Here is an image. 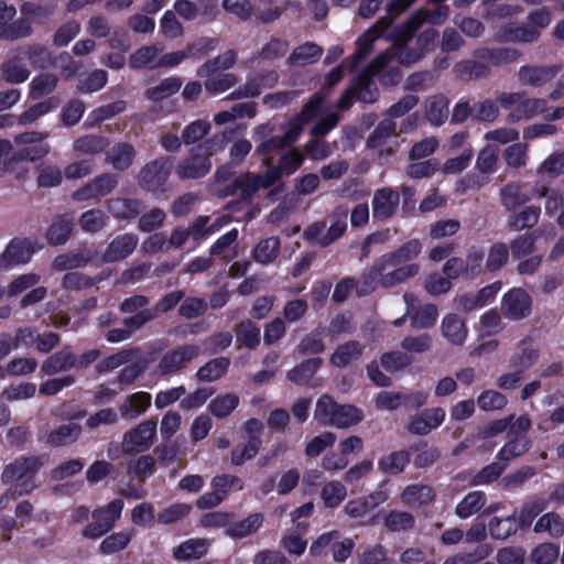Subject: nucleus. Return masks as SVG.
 I'll list each match as a JSON object with an SVG mask.
<instances>
[{"instance_id": "nucleus-63", "label": "nucleus", "mask_w": 564, "mask_h": 564, "mask_svg": "<svg viewBox=\"0 0 564 564\" xmlns=\"http://www.w3.org/2000/svg\"><path fill=\"white\" fill-rule=\"evenodd\" d=\"M532 446L528 437H514L506 443L497 454L500 460L509 462L525 454Z\"/></svg>"}, {"instance_id": "nucleus-50", "label": "nucleus", "mask_w": 564, "mask_h": 564, "mask_svg": "<svg viewBox=\"0 0 564 564\" xmlns=\"http://www.w3.org/2000/svg\"><path fill=\"white\" fill-rule=\"evenodd\" d=\"M263 523V516L261 513H252L246 519L230 524L226 534L232 539H243L256 533Z\"/></svg>"}, {"instance_id": "nucleus-44", "label": "nucleus", "mask_w": 564, "mask_h": 564, "mask_svg": "<svg viewBox=\"0 0 564 564\" xmlns=\"http://www.w3.org/2000/svg\"><path fill=\"white\" fill-rule=\"evenodd\" d=\"M17 52L26 57L34 68H47L54 63L51 51L41 44L18 47Z\"/></svg>"}, {"instance_id": "nucleus-57", "label": "nucleus", "mask_w": 564, "mask_h": 564, "mask_svg": "<svg viewBox=\"0 0 564 564\" xmlns=\"http://www.w3.org/2000/svg\"><path fill=\"white\" fill-rule=\"evenodd\" d=\"M182 86L178 77H167L162 79L155 86L148 88L144 93L145 97L152 101H160L176 94Z\"/></svg>"}, {"instance_id": "nucleus-61", "label": "nucleus", "mask_w": 564, "mask_h": 564, "mask_svg": "<svg viewBox=\"0 0 564 564\" xmlns=\"http://www.w3.org/2000/svg\"><path fill=\"white\" fill-rule=\"evenodd\" d=\"M212 124L207 119H197L189 122L182 131L185 145H195L210 132Z\"/></svg>"}, {"instance_id": "nucleus-56", "label": "nucleus", "mask_w": 564, "mask_h": 564, "mask_svg": "<svg viewBox=\"0 0 564 564\" xmlns=\"http://www.w3.org/2000/svg\"><path fill=\"white\" fill-rule=\"evenodd\" d=\"M280 248V239L278 237H269L257 243L252 251V257L257 262L267 265L278 258Z\"/></svg>"}, {"instance_id": "nucleus-21", "label": "nucleus", "mask_w": 564, "mask_h": 564, "mask_svg": "<svg viewBox=\"0 0 564 564\" xmlns=\"http://www.w3.org/2000/svg\"><path fill=\"white\" fill-rule=\"evenodd\" d=\"M501 288L500 282H494L484 286L477 293H465L455 299L457 310L464 312H473L485 306L489 301L494 300Z\"/></svg>"}, {"instance_id": "nucleus-43", "label": "nucleus", "mask_w": 564, "mask_h": 564, "mask_svg": "<svg viewBox=\"0 0 564 564\" xmlns=\"http://www.w3.org/2000/svg\"><path fill=\"white\" fill-rule=\"evenodd\" d=\"M109 140L106 137L99 134H85L73 142V149L75 152L83 155H96L104 152L108 145Z\"/></svg>"}, {"instance_id": "nucleus-28", "label": "nucleus", "mask_w": 564, "mask_h": 564, "mask_svg": "<svg viewBox=\"0 0 564 564\" xmlns=\"http://www.w3.org/2000/svg\"><path fill=\"white\" fill-rule=\"evenodd\" d=\"M449 13L447 6H440L433 13L427 10H417L412 18L404 24V32L406 39H411L414 33L423 25L427 20H431L433 24H442L445 22Z\"/></svg>"}, {"instance_id": "nucleus-47", "label": "nucleus", "mask_w": 564, "mask_h": 564, "mask_svg": "<svg viewBox=\"0 0 564 564\" xmlns=\"http://www.w3.org/2000/svg\"><path fill=\"white\" fill-rule=\"evenodd\" d=\"M321 365V358L306 359L288 371L286 378L296 384L306 386L311 382Z\"/></svg>"}, {"instance_id": "nucleus-15", "label": "nucleus", "mask_w": 564, "mask_h": 564, "mask_svg": "<svg viewBox=\"0 0 564 564\" xmlns=\"http://www.w3.org/2000/svg\"><path fill=\"white\" fill-rule=\"evenodd\" d=\"M390 62L389 53L379 54L360 74L357 96L360 101L372 104L377 100L379 90L371 77L383 69Z\"/></svg>"}, {"instance_id": "nucleus-33", "label": "nucleus", "mask_w": 564, "mask_h": 564, "mask_svg": "<svg viewBox=\"0 0 564 564\" xmlns=\"http://www.w3.org/2000/svg\"><path fill=\"white\" fill-rule=\"evenodd\" d=\"M237 52L235 50H227L224 54L215 56L203 63L196 72L197 76H209L218 73H224L232 68L237 63Z\"/></svg>"}, {"instance_id": "nucleus-3", "label": "nucleus", "mask_w": 564, "mask_h": 564, "mask_svg": "<svg viewBox=\"0 0 564 564\" xmlns=\"http://www.w3.org/2000/svg\"><path fill=\"white\" fill-rule=\"evenodd\" d=\"M42 466V456H21L4 466L1 480L3 484H14L10 491L13 499L28 495L37 487L34 478Z\"/></svg>"}, {"instance_id": "nucleus-54", "label": "nucleus", "mask_w": 564, "mask_h": 564, "mask_svg": "<svg viewBox=\"0 0 564 564\" xmlns=\"http://www.w3.org/2000/svg\"><path fill=\"white\" fill-rule=\"evenodd\" d=\"M516 511L506 518L494 517L488 523V532L495 540H506L518 531Z\"/></svg>"}, {"instance_id": "nucleus-41", "label": "nucleus", "mask_w": 564, "mask_h": 564, "mask_svg": "<svg viewBox=\"0 0 564 564\" xmlns=\"http://www.w3.org/2000/svg\"><path fill=\"white\" fill-rule=\"evenodd\" d=\"M448 113V100L445 96L434 95L425 101V117L431 124L442 126L447 120Z\"/></svg>"}, {"instance_id": "nucleus-7", "label": "nucleus", "mask_w": 564, "mask_h": 564, "mask_svg": "<svg viewBox=\"0 0 564 564\" xmlns=\"http://www.w3.org/2000/svg\"><path fill=\"white\" fill-rule=\"evenodd\" d=\"M276 183L274 172H265L264 174L241 173L230 185L224 189V196H229L239 192L240 202H250L260 188H269Z\"/></svg>"}, {"instance_id": "nucleus-64", "label": "nucleus", "mask_w": 564, "mask_h": 564, "mask_svg": "<svg viewBox=\"0 0 564 564\" xmlns=\"http://www.w3.org/2000/svg\"><path fill=\"white\" fill-rule=\"evenodd\" d=\"M492 553L489 544H479L473 552L456 553L448 556L443 564H475L487 558Z\"/></svg>"}, {"instance_id": "nucleus-2", "label": "nucleus", "mask_w": 564, "mask_h": 564, "mask_svg": "<svg viewBox=\"0 0 564 564\" xmlns=\"http://www.w3.org/2000/svg\"><path fill=\"white\" fill-rule=\"evenodd\" d=\"M225 149V138L218 134L192 147L187 155L178 160L174 167L175 175L181 181L199 180L209 174L213 169L212 156Z\"/></svg>"}, {"instance_id": "nucleus-42", "label": "nucleus", "mask_w": 564, "mask_h": 564, "mask_svg": "<svg viewBox=\"0 0 564 564\" xmlns=\"http://www.w3.org/2000/svg\"><path fill=\"white\" fill-rule=\"evenodd\" d=\"M59 99L57 97H50L43 101H40L29 109L23 111L17 117V123L19 126H29L34 123L44 115L51 112L59 106Z\"/></svg>"}, {"instance_id": "nucleus-22", "label": "nucleus", "mask_w": 564, "mask_h": 564, "mask_svg": "<svg viewBox=\"0 0 564 564\" xmlns=\"http://www.w3.org/2000/svg\"><path fill=\"white\" fill-rule=\"evenodd\" d=\"M541 36V32L527 24L510 23L501 26L497 33L496 40L500 43H535Z\"/></svg>"}, {"instance_id": "nucleus-62", "label": "nucleus", "mask_w": 564, "mask_h": 564, "mask_svg": "<svg viewBox=\"0 0 564 564\" xmlns=\"http://www.w3.org/2000/svg\"><path fill=\"white\" fill-rule=\"evenodd\" d=\"M546 508V501L544 499L538 498L531 501L525 502L518 516L516 514V520L519 529L529 528L533 520Z\"/></svg>"}, {"instance_id": "nucleus-25", "label": "nucleus", "mask_w": 564, "mask_h": 564, "mask_svg": "<svg viewBox=\"0 0 564 564\" xmlns=\"http://www.w3.org/2000/svg\"><path fill=\"white\" fill-rule=\"evenodd\" d=\"M442 336L454 346H463L466 341L468 329L465 321L457 314H447L441 323Z\"/></svg>"}, {"instance_id": "nucleus-32", "label": "nucleus", "mask_w": 564, "mask_h": 564, "mask_svg": "<svg viewBox=\"0 0 564 564\" xmlns=\"http://www.w3.org/2000/svg\"><path fill=\"white\" fill-rule=\"evenodd\" d=\"M364 351V346L357 340H348L336 347L330 356V362L337 368H345L359 360Z\"/></svg>"}, {"instance_id": "nucleus-19", "label": "nucleus", "mask_w": 564, "mask_h": 564, "mask_svg": "<svg viewBox=\"0 0 564 564\" xmlns=\"http://www.w3.org/2000/svg\"><path fill=\"white\" fill-rule=\"evenodd\" d=\"M139 243V237L132 232H126L115 237L104 253L101 261L105 263H112L121 261L133 253Z\"/></svg>"}, {"instance_id": "nucleus-20", "label": "nucleus", "mask_w": 564, "mask_h": 564, "mask_svg": "<svg viewBox=\"0 0 564 564\" xmlns=\"http://www.w3.org/2000/svg\"><path fill=\"white\" fill-rule=\"evenodd\" d=\"M399 192L383 187L377 189L372 197V216L378 220H387L391 218L399 206Z\"/></svg>"}, {"instance_id": "nucleus-6", "label": "nucleus", "mask_w": 564, "mask_h": 564, "mask_svg": "<svg viewBox=\"0 0 564 564\" xmlns=\"http://www.w3.org/2000/svg\"><path fill=\"white\" fill-rule=\"evenodd\" d=\"M200 354V348L194 344L176 346L160 358L156 371L160 377L176 376L183 372Z\"/></svg>"}, {"instance_id": "nucleus-51", "label": "nucleus", "mask_w": 564, "mask_h": 564, "mask_svg": "<svg viewBox=\"0 0 564 564\" xmlns=\"http://www.w3.org/2000/svg\"><path fill=\"white\" fill-rule=\"evenodd\" d=\"M304 162L303 154L297 149H292L279 159V163L276 166L268 169V172H274L276 176V182L282 177V175H291L295 171H297Z\"/></svg>"}, {"instance_id": "nucleus-39", "label": "nucleus", "mask_w": 564, "mask_h": 564, "mask_svg": "<svg viewBox=\"0 0 564 564\" xmlns=\"http://www.w3.org/2000/svg\"><path fill=\"white\" fill-rule=\"evenodd\" d=\"M208 547L209 542L206 539H189L173 550V556L181 562L199 560L207 553Z\"/></svg>"}, {"instance_id": "nucleus-38", "label": "nucleus", "mask_w": 564, "mask_h": 564, "mask_svg": "<svg viewBox=\"0 0 564 564\" xmlns=\"http://www.w3.org/2000/svg\"><path fill=\"white\" fill-rule=\"evenodd\" d=\"M162 48L156 45H148L138 48L129 57V66L132 69L159 68V58Z\"/></svg>"}, {"instance_id": "nucleus-24", "label": "nucleus", "mask_w": 564, "mask_h": 564, "mask_svg": "<svg viewBox=\"0 0 564 564\" xmlns=\"http://www.w3.org/2000/svg\"><path fill=\"white\" fill-rule=\"evenodd\" d=\"M108 212L119 220L134 219L144 209V204L138 198L115 197L106 203Z\"/></svg>"}, {"instance_id": "nucleus-48", "label": "nucleus", "mask_w": 564, "mask_h": 564, "mask_svg": "<svg viewBox=\"0 0 564 564\" xmlns=\"http://www.w3.org/2000/svg\"><path fill=\"white\" fill-rule=\"evenodd\" d=\"M500 203L507 210H514L529 202V196L523 192L520 183H508L500 192Z\"/></svg>"}, {"instance_id": "nucleus-14", "label": "nucleus", "mask_w": 564, "mask_h": 564, "mask_svg": "<svg viewBox=\"0 0 564 564\" xmlns=\"http://www.w3.org/2000/svg\"><path fill=\"white\" fill-rule=\"evenodd\" d=\"M501 314L510 321H521L530 316L532 299L522 288H513L503 294L500 304Z\"/></svg>"}, {"instance_id": "nucleus-8", "label": "nucleus", "mask_w": 564, "mask_h": 564, "mask_svg": "<svg viewBox=\"0 0 564 564\" xmlns=\"http://www.w3.org/2000/svg\"><path fill=\"white\" fill-rule=\"evenodd\" d=\"M158 424L154 420H144L126 431L122 435L121 451L127 455H135L148 451L156 438Z\"/></svg>"}, {"instance_id": "nucleus-31", "label": "nucleus", "mask_w": 564, "mask_h": 564, "mask_svg": "<svg viewBox=\"0 0 564 564\" xmlns=\"http://www.w3.org/2000/svg\"><path fill=\"white\" fill-rule=\"evenodd\" d=\"M76 355L66 347L46 358L41 365V371L46 376H52L58 372L68 371L76 366Z\"/></svg>"}, {"instance_id": "nucleus-49", "label": "nucleus", "mask_w": 564, "mask_h": 564, "mask_svg": "<svg viewBox=\"0 0 564 564\" xmlns=\"http://www.w3.org/2000/svg\"><path fill=\"white\" fill-rule=\"evenodd\" d=\"M229 365L230 360L227 357L214 358L197 370L196 378L200 382L216 381L225 376Z\"/></svg>"}, {"instance_id": "nucleus-55", "label": "nucleus", "mask_w": 564, "mask_h": 564, "mask_svg": "<svg viewBox=\"0 0 564 564\" xmlns=\"http://www.w3.org/2000/svg\"><path fill=\"white\" fill-rule=\"evenodd\" d=\"M533 531L538 534L547 533L552 538L564 535V520L556 512H546L535 522Z\"/></svg>"}, {"instance_id": "nucleus-9", "label": "nucleus", "mask_w": 564, "mask_h": 564, "mask_svg": "<svg viewBox=\"0 0 564 564\" xmlns=\"http://www.w3.org/2000/svg\"><path fill=\"white\" fill-rule=\"evenodd\" d=\"M124 502L115 499L108 505L95 509L91 513L93 522L85 527L83 535L87 539H98L109 532L120 519Z\"/></svg>"}, {"instance_id": "nucleus-52", "label": "nucleus", "mask_w": 564, "mask_h": 564, "mask_svg": "<svg viewBox=\"0 0 564 564\" xmlns=\"http://www.w3.org/2000/svg\"><path fill=\"white\" fill-rule=\"evenodd\" d=\"M198 77L204 79L205 90L212 95L223 94L238 84V77L232 73H218Z\"/></svg>"}, {"instance_id": "nucleus-16", "label": "nucleus", "mask_w": 564, "mask_h": 564, "mask_svg": "<svg viewBox=\"0 0 564 564\" xmlns=\"http://www.w3.org/2000/svg\"><path fill=\"white\" fill-rule=\"evenodd\" d=\"M118 183L119 180L115 173H102L75 191L72 197L78 202L104 197L113 192Z\"/></svg>"}, {"instance_id": "nucleus-36", "label": "nucleus", "mask_w": 564, "mask_h": 564, "mask_svg": "<svg viewBox=\"0 0 564 564\" xmlns=\"http://www.w3.org/2000/svg\"><path fill=\"white\" fill-rule=\"evenodd\" d=\"M435 499L432 487L423 484L406 486L401 494V501L410 507H422L430 505Z\"/></svg>"}, {"instance_id": "nucleus-58", "label": "nucleus", "mask_w": 564, "mask_h": 564, "mask_svg": "<svg viewBox=\"0 0 564 564\" xmlns=\"http://www.w3.org/2000/svg\"><path fill=\"white\" fill-rule=\"evenodd\" d=\"M410 462V453L408 451H397L382 456L379 462V468L390 475L401 474Z\"/></svg>"}, {"instance_id": "nucleus-35", "label": "nucleus", "mask_w": 564, "mask_h": 564, "mask_svg": "<svg viewBox=\"0 0 564 564\" xmlns=\"http://www.w3.org/2000/svg\"><path fill=\"white\" fill-rule=\"evenodd\" d=\"M348 209L344 206L337 207L329 217V226L326 229L319 246L325 248L339 239L347 228Z\"/></svg>"}, {"instance_id": "nucleus-12", "label": "nucleus", "mask_w": 564, "mask_h": 564, "mask_svg": "<svg viewBox=\"0 0 564 564\" xmlns=\"http://www.w3.org/2000/svg\"><path fill=\"white\" fill-rule=\"evenodd\" d=\"M82 435L83 426L77 422L68 421L51 430H40L37 440L48 447H67L78 442Z\"/></svg>"}, {"instance_id": "nucleus-23", "label": "nucleus", "mask_w": 564, "mask_h": 564, "mask_svg": "<svg viewBox=\"0 0 564 564\" xmlns=\"http://www.w3.org/2000/svg\"><path fill=\"white\" fill-rule=\"evenodd\" d=\"M473 56L476 59L484 61L489 66L499 67L518 61L521 56V52L513 47H479L475 50Z\"/></svg>"}, {"instance_id": "nucleus-27", "label": "nucleus", "mask_w": 564, "mask_h": 564, "mask_svg": "<svg viewBox=\"0 0 564 564\" xmlns=\"http://www.w3.org/2000/svg\"><path fill=\"white\" fill-rule=\"evenodd\" d=\"M151 400V394L144 391H139L127 395L119 405L120 416L126 420L138 419L150 408Z\"/></svg>"}, {"instance_id": "nucleus-1", "label": "nucleus", "mask_w": 564, "mask_h": 564, "mask_svg": "<svg viewBox=\"0 0 564 564\" xmlns=\"http://www.w3.org/2000/svg\"><path fill=\"white\" fill-rule=\"evenodd\" d=\"M421 251L422 243L417 239H412L397 250L377 258L364 272L358 295H368L378 286L391 289L416 276L420 265L413 260L420 256Z\"/></svg>"}, {"instance_id": "nucleus-46", "label": "nucleus", "mask_w": 564, "mask_h": 564, "mask_svg": "<svg viewBox=\"0 0 564 564\" xmlns=\"http://www.w3.org/2000/svg\"><path fill=\"white\" fill-rule=\"evenodd\" d=\"M541 209L538 206H528L512 214L508 219V227L512 231H521L534 227L540 219Z\"/></svg>"}, {"instance_id": "nucleus-29", "label": "nucleus", "mask_w": 564, "mask_h": 564, "mask_svg": "<svg viewBox=\"0 0 564 564\" xmlns=\"http://www.w3.org/2000/svg\"><path fill=\"white\" fill-rule=\"evenodd\" d=\"M0 74L8 84L19 85L28 80L31 73L22 63V55L15 50L11 58L0 65Z\"/></svg>"}, {"instance_id": "nucleus-11", "label": "nucleus", "mask_w": 564, "mask_h": 564, "mask_svg": "<svg viewBox=\"0 0 564 564\" xmlns=\"http://www.w3.org/2000/svg\"><path fill=\"white\" fill-rule=\"evenodd\" d=\"M561 70L560 64H525L519 67L517 78L521 86L540 88L552 83Z\"/></svg>"}, {"instance_id": "nucleus-26", "label": "nucleus", "mask_w": 564, "mask_h": 564, "mask_svg": "<svg viewBox=\"0 0 564 564\" xmlns=\"http://www.w3.org/2000/svg\"><path fill=\"white\" fill-rule=\"evenodd\" d=\"M137 155V150L129 142H118L106 152L105 160L116 171H127L132 166Z\"/></svg>"}, {"instance_id": "nucleus-4", "label": "nucleus", "mask_w": 564, "mask_h": 564, "mask_svg": "<svg viewBox=\"0 0 564 564\" xmlns=\"http://www.w3.org/2000/svg\"><path fill=\"white\" fill-rule=\"evenodd\" d=\"M314 419L323 426L348 429L364 420L360 409L351 404H339L330 395L323 394L318 398Z\"/></svg>"}, {"instance_id": "nucleus-18", "label": "nucleus", "mask_w": 564, "mask_h": 564, "mask_svg": "<svg viewBox=\"0 0 564 564\" xmlns=\"http://www.w3.org/2000/svg\"><path fill=\"white\" fill-rule=\"evenodd\" d=\"M445 420V411L442 408L426 409L411 415L406 422V431L413 435H427L438 427Z\"/></svg>"}, {"instance_id": "nucleus-40", "label": "nucleus", "mask_w": 564, "mask_h": 564, "mask_svg": "<svg viewBox=\"0 0 564 564\" xmlns=\"http://www.w3.org/2000/svg\"><path fill=\"white\" fill-rule=\"evenodd\" d=\"M533 194L539 198H545L544 210L549 216L555 215L564 207V188H555L549 187L544 184H536Z\"/></svg>"}, {"instance_id": "nucleus-30", "label": "nucleus", "mask_w": 564, "mask_h": 564, "mask_svg": "<svg viewBox=\"0 0 564 564\" xmlns=\"http://www.w3.org/2000/svg\"><path fill=\"white\" fill-rule=\"evenodd\" d=\"M453 72L458 79L469 82L487 78L491 73V68L484 61L474 57V59L456 63L453 67Z\"/></svg>"}, {"instance_id": "nucleus-17", "label": "nucleus", "mask_w": 564, "mask_h": 564, "mask_svg": "<svg viewBox=\"0 0 564 564\" xmlns=\"http://www.w3.org/2000/svg\"><path fill=\"white\" fill-rule=\"evenodd\" d=\"M403 300L406 305V315H409L413 327L424 329L435 324L438 313L434 304L422 306L417 297L409 292L404 293Z\"/></svg>"}, {"instance_id": "nucleus-60", "label": "nucleus", "mask_w": 564, "mask_h": 564, "mask_svg": "<svg viewBox=\"0 0 564 564\" xmlns=\"http://www.w3.org/2000/svg\"><path fill=\"white\" fill-rule=\"evenodd\" d=\"M261 444L259 436H251L246 444L238 445L231 451L230 463L234 466H241L258 454Z\"/></svg>"}, {"instance_id": "nucleus-53", "label": "nucleus", "mask_w": 564, "mask_h": 564, "mask_svg": "<svg viewBox=\"0 0 564 564\" xmlns=\"http://www.w3.org/2000/svg\"><path fill=\"white\" fill-rule=\"evenodd\" d=\"M237 341L249 349H256L260 345V328L251 319H242L235 325Z\"/></svg>"}, {"instance_id": "nucleus-10", "label": "nucleus", "mask_w": 564, "mask_h": 564, "mask_svg": "<svg viewBox=\"0 0 564 564\" xmlns=\"http://www.w3.org/2000/svg\"><path fill=\"white\" fill-rule=\"evenodd\" d=\"M37 248V242L33 238L15 237L11 239L0 253V269L8 270L29 263Z\"/></svg>"}, {"instance_id": "nucleus-45", "label": "nucleus", "mask_w": 564, "mask_h": 564, "mask_svg": "<svg viewBox=\"0 0 564 564\" xmlns=\"http://www.w3.org/2000/svg\"><path fill=\"white\" fill-rule=\"evenodd\" d=\"M487 499L482 491L468 492L456 506L455 514L460 519H468L486 506Z\"/></svg>"}, {"instance_id": "nucleus-37", "label": "nucleus", "mask_w": 564, "mask_h": 564, "mask_svg": "<svg viewBox=\"0 0 564 564\" xmlns=\"http://www.w3.org/2000/svg\"><path fill=\"white\" fill-rule=\"evenodd\" d=\"M410 39H406V33L404 32V25L400 29L398 33V46L392 47L391 50H387L384 53L390 54V59L395 57L398 63L401 65H412L420 61L423 57V48H414L409 50L405 47V43Z\"/></svg>"}, {"instance_id": "nucleus-5", "label": "nucleus", "mask_w": 564, "mask_h": 564, "mask_svg": "<svg viewBox=\"0 0 564 564\" xmlns=\"http://www.w3.org/2000/svg\"><path fill=\"white\" fill-rule=\"evenodd\" d=\"M496 101L508 112L507 120L512 123L530 120L546 110V99L528 97L523 91H500Z\"/></svg>"}, {"instance_id": "nucleus-59", "label": "nucleus", "mask_w": 564, "mask_h": 564, "mask_svg": "<svg viewBox=\"0 0 564 564\" xmlns=\"http://www.w3.org/2000/svg\"><path fill=\"white\" fill-rule=\"evenodd\" d=\"M57 77L51 73H43L35 76L30 83L29 97L33 100L41 99L51 94L57 86Z\"/></svg>"}, {"instance_id": "nucleus-34", "label": "nucleus", "mask_w": 564, "mask_h": 564, "mask_svg": "<svg viewBox=\"0 0 564 564\" xmlns=\"http://www.w3.org/2000/svg\"><path fill=\"white\" fill-rule=\"evenodd\" d=\"M323 54V48L312 42L296 46L286 58L291 67H302L317 62Z\"/></svg>"}, {"instance_id": "nucleus-13", "label": "nucleus", "mask_w": 564, "mask_h": 564, "mask_svg": "<svg viewBox=\"0 0 564 564\" xmlns=\"http://www.w3.org/2000/svg\"><path fill=\"white\" fill-rule=\"evenodd\" d=\"M172 167L173 161L170 156H159L141 169L139 184L148 191H156L169 180Z\"/></svg>"}]
</instances>
